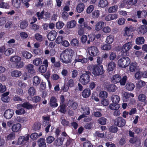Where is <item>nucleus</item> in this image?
Masks as SVG:
<instances>
[{"label": "nucleus", "instance_id": "obj_4", "mask_svg": "<svg viewBox=\"0 0 147 147\" xmlns=\"http://www.w3.org/2000/svg\"><path fill=\"white\" fill-rule=\"evenodd\" d=\"M130 63V59L127 57L121 58L118 62V65L120 67L125 68Z\"/></svg>", "mask_w": 147, "mask_h": 147}, {"label": "nucleus", "instance_id": "obj_6", "mask_svg": "<svg viewBox=\"0 0 147 147\" xmlns=\"http://www.w3.org/2000/svg\"><path fill=\"white\" fill-rule=\"evenodd\" d=\"M126 122L124 119L122 117H117L115 121V124L118 127H122L124 126Z\"/></svg>", "mask_w": 147, "mask_h": 147}, {"label": "nucleus", "instance_id": "obj_26", "mask_svg": "<svg viewBox=\"0 0 147 147\" xmlns=\"http://www.w3.org/2000/svg\"><path fill=\"white\" fill-rule=\"evenodd\" d=\"M111 99L114 103L117 104L120 100L119 96L116 95H113L111 96Z\"/></svg>", "mask_w": 147, "mask_h": 147}, {"label": "nucleus", "instance_id": "obj_28", "mask_svg": "<svg viewBox=\"0 0 147 147\" xmlns=\"http://www.w3.org/2000/svg\"><path fill=\"white\" fill-rule=\"evenodd\" d=\"M138 32L139 34H144L147 32V27L145 26H142L139 28Z\"/></svg>", "mask_w": 147, "mask_h": 147}, {"label": "nucleus", "instance_id": "obj_21", "mask_svg": "<svg viewBox=\"0 0 147 147\" xmlns=\"http://www.w3.org/2000/svg\"><path fill=\"white\" fill-rule=\"evenodd\" d=\"M85 5L83 3H80L78 4L76 7L77 11L79 13L82 12L84 10Z\"/></svg>", "mask_w": 147, "mask_h": 147}, {"label": "nucleus", "instance_id": "obj_64", "mask_svg": "<svg viewBox=\"0 0 147 147\" xmlns=\"http://www.w3.org/2000/svg\"><path fill=\"white\" fill-rule=\"evenodd\" d=\"M54 138L51 136H49L46 139L47 143L50 144L54 140Z\"/></svg>", "mask_w": 147, "mask_h": 147}, {"label": "nucleus", "instance_id": "obj_37", "mask_svg": "<svg viewBox=\"0 0 147 147\" xmlns=\"http://www.w3.org/2000/svg\"><path fill=\"white\" fill-rule=\"evenodd\" d=\"M12 4L14 7L18 8L20 7V0H13Z\"/></svg>", "mask_w": 147, "mask_h": 147}, {"label": "nucleus", "instance_id": "obj_33", "mask_svg": "<svg viewBox=\"0 0 147 147\" xmlns=\"http://www.w3.org/2000/svg\"><path fill=\"white\" fill-rule=\"evenodd\" d=\"M146 85V83L145 82L142 80L139 81L136 84V87L140 89L142 87Z\"/></svg>", "mask_w": 147, "mask_h": 147}, {"label": "nucleus", "instance_id": "obj_39", "mask_svg": "<svg viewBox=\"0 0 147 147\" xmlns=\"http://www.w3.org/2000/svg\"><path fill=\"white\" fill-rule=\"evenodd\" d=\"M114 37L112 35L108 36L106 38V42L109 44H111L113 41Z\"/></svg>", "mask_w": 147, "mask_h": 147}, {"label": "nucleus", "instance_id": "obj_38", "mask_svg": "<svg viewBox=\"0 0 147 147\" xmlns=\"http://www.w3.org/2000/svg\"><path fill=\"white\" fill-rule=\"evenodd\" d=\"M81 112L85 115H88L90 113L89 108L87 107H82Z\"/></svg>", "mask_w": 147, "mask_h": 147}, {"label": "nucleus", "instance_id": "obj_22", "mask_svg": "<svg viewBox=\"0 0 147 147\" xmlns=\"http://www.w3.org/2000/svg\"><path fill=\"white\" fill-rule=\"evenodd\" d=\"M39 147H46L45 140L43 138L39 139L37 141Z\"/></svg>", "mask_w": 147, "mask_h": 147}, {"label": "nucleus", "instance_id": "obj_58", "mask_svg": "<svg viewBox=\"0 0 147 147\" xmlns=\"http://www.w3.org/2000/svg\"><path fill=\"white\" fill-rule=\"evenodd\" d=\"M88 21L84 22L83 23V25L85 28L88 30H91L92 29V26L91 25L89 26L88 25Z\"/></svg>", "mask_w": 147, "mask_h": 147}, {"label": "nucleus", "instance_id": "obj_54", "mask_svg": "<svg viewBox=\"0 0 147 147\" xmlns=\"http://www.w3.org/2000/svg\"><path fill=\"white\" fill-rule=\"evenodd\" d=\"M41 124L39 122L35 123L33 127V129L35 130H39L41 128Z\"/></svg>", "mask_w": 147, "mask_h": 147}, {"label": "nucleus", "instance_id": "obj_5", "mask_svg": "<svg viewBox=\"0 0 147 147\" xmlns=\"http://www.w3.org/2000/svg\"><path fill=\"white\" fill-rule=\"evenodd\" d=\"M104 86L107 90L111 92H115L117 89V86L115 85L108 82H105Z\"/></svg>", "mask_w": 147, "mask_h": 147}, {"label": "nucleus", "instance_id": "obj_16", "mask_svg": "<svg viewBox=\"0 0 147 147\" xmlns=\"http://www.w3.org/2000/svg\"><path fill=\"white\" fill-rule=\"evenodd\" d=\"M121 77L118 75L117 74L113 76L111 78V81L113 83L116 84L119 82L120 81Z\"/></svg>", "mask_w": 147, "mask_h": 147}, {"label": "nucleus", "instance_id": "obj_63", "mask_svg": "<svg viewBox=\"0 0 147 147\" xmlns=\"http://www.w3.org/2000/svg\"><path fill=\"white\" fill-rule=\"evenodd\" d=\"M40 100V97L38 96H34L32 98V101L36 103L39 102Z\"/></svg>", "mask_w": 147, "mask_h": 147}, {"label": "nucleus", "instance_id": "obj_24", "mask_svg": "<svg viewBox=\"0 0 147 147\" xmlns=\"http://www.w3.org/2000/svg\"><path fill=\"white\" fill-rule=\"evenodd\" d=\"M11 74L13 77L17 78L22 75V73L21 71H20L14 70L11 72Z\"/></svg>", "mask_w": 147, "mask_h": 147}, {"label": "nucleus", "instance_id": "obj_31", "mask_svg": "<svg viewBox=\"0 0 147 147\" xmlns=\"http://www.w3.org/2000/svg\"><path fill=\"white\" fill-rule=\"evenodd\" d=\"M76 23L74 20H72L67 23V27L68 28H74L76 25Z\"/></svg>", "mask_w": 147, "mask_h": 147}, {"label": "nucleus", "instance_id": "obj_60", "mask_svg": "<svg viewBox=\"0 0 147 147\" xmlns=\"http://www.w3.org/2000/svg\"><path fill=\"white\" fill-rule=\"evenodd\" d=\"M38 138V134L36 133H33L30 135V138L34 140H36Z\"/></svg>", "mask_w": 147, "mask_h": 147}, {"label": "nucleus", "instance_id": "obj_20", "mask_svg": "<svg viewBox=\"0 0 147 147\" xmlns=\"http://www.w3.org/2000/svg\"><path fill=\"white\" fill-rule=\"evenodd\" d=\"M42 62L41 59L37 58L33 61V63L36 66H39L42 63Z\"/></svg>", "mask_w": 147, "mask_h": 147}, {"label": "nucleus", "instance_id": "obj_62", "mask_svg": "<svg viewBox=\"0 0 147 147\" xmlns=\"http://www.w3.org/2000/svg\"><path fill=\"white\" fill-rule=\"evenodd\" d=\"M64 25V23L61 22H59L56 24V28L59 29H61Z\"/></svg>", "mask_w": 147, "mask_h": 147}, {"label": "nucleus", "instance_id": "obj_45", "mask_svg": "<svg viewBox=\"0 0 147 147\" xmlns=\"http://www.w3.org/2000/svg\"><path fill=\"white\" fill-rule=\"evenodd\" d=\"M71 45L73 47H77L79 45V41L76 38L72 39L71 41Z\"/></svg>", "mask_w": 147, "mask_h": 147}, {"label": "nucleus", "instance_id": "obj_23", "mask_svg": "<svg viewBox=\"0 0 147 147\" xmlns=\"http://www.w3.org/2000/svg\"><path fill=\"white\" fill-rule=\"evenodd\" d=\"M134 84L131 82L127 83L125 86V88L129 91H132L135 88Z\"/></svg>", "mask_w": 147, "mask_h": 147}, {"label": "nucleus", "instance_id": "obj_2", "mask_svg": "<svg viewBox=\"0 0 147 147\" xmlns=\"http://www.w3.org/2000/svg\"><path fill=\"white\" fill-rule=\"evenodd\" d=\"M87 69L89 71L96 76L101 75L104 72L103 66L100 65H90L88 67Z\"/></svg>", "mask_w": 147, "mask_h": 147}, {"label": "nucleus", "instance_id": "obj_25", "mask_svg": "<svg viewBox=\"0 0 147 147\" xmlns=\"http://www.w3.org/2000/svg\"><path fill=\"white\" fill-rule=\"evenodd\" d=\"M129 71L131 72H134L137 70L138 68L136 63H132L129 66Z\"/></svg>", "mask_w": 147, "mask_h": 147}, {"label": "nucleus", "instance_id": "obj_48", "mask_svg": "<svg viewBox=\"0 0 147 147\" xmlns=\"http://www.w3.org/2000/svg\"><path fill=\"white\" fill-rule=\"evenodd\" d=\"M13 52V50L11 48H9L5 51L4 54L6 56H9Z\"/></svg>", "mask_w": 147, "mask_h": 147}, {"label": "nucleus", "instance_id": "obj_35", "mask_svg": "<svg viewBox=\"0 0 147 147\" xmlns=\"http://www.w3.org/2000/svg\"><path fill=\"white\" fill-rule=\"evenodd\" d=\"M21 57L18 56H15L11 57L10 60L13 62L16 63L21 60Z\"/></svg>", "mask_w": 147, "mask_h": 147}, {"label": "nucleus", "instance_id": "obj_14", "mask_svg": "<svg viewBox=\"0 0 147 147\" xmlns=\"http://www.w3.org/2000/svg\"><path fill=\"white\" fill-rule=\"evenodd\" d=\"M57 34V32L55 30L51 31L48 34V39L50 41H53L55 39Z\"/></svg>", "mask_w": 147, "mask_h": 147}, {"label": "nucleus", "instance_id": "obj_13", "mask_svg": "<svg viewBox=\"0 0 147 147\" xmlns=\"http://www.w3.org/2000/svg\"><path fill=\"white\" fill-rule=\"evenodd\" d=\"M14 113V112L13 110L8 109L5 112L4 115L6 119H9L12 117Z\"/></svg>", "mask_w": 147, "mask_h": 147}, {"label": "nucleus", "instance_id": "obj_18", "mask_svg": "<svg viewBox=\"0 0 147 147\" xmlns=\"http://www.w3.org/2000/svg\"><path fill=\"white\" fill-rule=\"evenodd\" d=\"M132 31V29L131 28L126 27L124 29V33L123 34V35L125 36H131V32Z\"/></svg>", "mask_w": 147, "mask_h": 147}, {"label": "nucleus", "instance_id": "obj_59", "mask_svg": "<svg viewBox=\"0 0 147 147\" xmlns=\"http://www.w3.org/2000/svg\"><path fill=\"white\" fill-rule=\"evenodd\" d=\"M111 46L110 45L105 44L101 47L102 49L104 50H109L111 49Z\"/></svg>", "mask_w": 147, "mask_h": 147}, {"label": "nucleus", "instance_id": "obj_43", "mask_svg": "<svg viewBox=\"0 0 147 147\" xmlns=\"http://www.w3.org/2000/svg\"><path fill=\"white\" fill-rule=\"evenodd\" d=\"M22 54L24 57L27 59H30L32 57L31 54L26 51L23 52Z\"/></svg>", "mask_w": 147, "mask_h": 147}, {"label": "nucleus", "instance_id": "obj_7", "mask_svg": "<svg viewBox=\"0 0 147 147\" xmlns=\"http://www.w3.org/2000/svg\"><path fill=\"white\" fill-rule=\"evenodd\" d=\"M89 53L92 56H95L98 54L99 51L95 47H91L88 48Z\"/></svg>", "mask_w": 147, "mask_h": 147}, {"label": "nucleus", "instance_id": "obj_15", "mask_svg": "<svg viewBox=\"0 0 147 147\" xmlns=\"http://www.w3.org/2000/svg\"><path fill=\"white\" fill-rule=\"evenodd\" d=\"M49 103L51 107H57L58 104L57 103L56 98L53 96H52L50 98Z\"/></svg>", "mask_w": 147, "mask_h": 147}, {"label": "nucleus", "instance_id": "obj_27", "mask_svg": "<svg viewBox=\"0 0 147 147\" xmlns=\"http://www.w3.org/2000/svg\"><path fill=\"white\" fill-rule=\"evenodd\" d=\"M104 25V23L102 21L98 22L96 24L95 27V30L97 31H99L102 29Z\"/></svg>", "mask_w": 147, "mask_h": 147}, {"label": "nucleus", "instance_id": "obj_3", "mask_svg": "<svg viewBox=\"0 0 147 147\" xmlns=\"http://www.w3.org/2000/svg\"><path fill=\"white\" fill-rule=\"evenodd\" d=\"M86 73L81 75L79 79V81L83 85H86L90 81V76L91 75L90 71H86Z\"/></svg>", "mask_w": 147, "mask_h": 147}, {"label": "nucleus", "instance_id": "obj_44", "mask_svg": "<svg viewBox=\"0 0 147 147\" xmlns=\"http://www.w3.org/2000/svg\"><path fill=\"white\" fill-rule=\"evenodd\" d=\"M63 138H59L55 140V142L56 145L60 146L63 144Z\"/></svg>", "mask_w": 147, "mask_h": 147}, {"label": "nucleus", "instance_id": "obj_40", "mask_svg": "<svg viewBox=\"0 0 147 147\" xmlns=\"http://www.w3.org/2000/svg\"><path fill=\"white\" fill-rule=\"evenodd\" d=\"M107 119L104 117H101L99 118L98 120V122L101 125H105L106 123Z\"/></svg>", "mask_w": 147, "mask_h": 147}, {"label": "nucleus", "instance_id": "obj_30", "mask_svg": "<svg viewBox=\"0 0 147 147\" xmlns=\"http://www.w3.org/2000/svg\"><path fill=\"white\" fill-rule=\"evenodd\" d=\"M108 5V2L106 0H100L99 2V6L104 8Z\"/></svg>", "mask_w": 147, "mask_h": 147}, {"label": "nucleus", "instance_id": "obj_32", "mask_svg": "<svg viewBox=\"0 0 147 147\" xmlns=\"http://www.w3.org/2000/svg\"><path fill=\"white\" fill-rule=\"evenodd\" d=\"M144 39L143 37H138L136 40V42L138 45L143 44L144 43Z\"/></svg>", "mask_w": 147, "mask_h": 147}, {"label": "nucleus", "instance_id": "obj_17", "mask_svg": "<svg viewBox=\"0 0 147 147\" xmlns=\"http://www.w3.org/2000/svg\"><path fill=\"white\" fill-rule=\"evenodd\" d=\"M21 128V124L19 123H17L13 125L12 127V130L13 132H18L20 130Z\"/></svg>", "mask_w": 147, "mask_h": 147}, {"label": "nucleus", "instance_id": "obj_50", "mask_svg": "<svg viewBox=\"0 0 147 147\" xmlns=\"http://www.w3.org/2000/svg\"><path fill=\"white\" fill-rule=\"evenodd\" d=\"M47 70V67L42 65L40 66L38 69L39 71L41 73H44L46 72Z\"/></svg>", "mask_w": 147, "mask_h": 147}, {"label": "nucleus", "instance_id": "obj_57", "mask_svg": "<svg viewBox=\"0 0 147 147\" xmlns=\"http://www.w3.org/2000/svg\"><path fill=\"white\" fill-rule=\"evenodd\" d=\"M24 65V63L20 61L17 62L16 64V67L17 68H20L22 67Z\"/></svg>", "mask_w": 147, "mask_h": 147}, {"label": "nucleus", "instance_id": "obj_41", "mask_svg": "<svg viewBox=\"0 0 147 147\" xmlns=\"http://www.w3.org/2000/svg\"><path fill=\"white\" fill-rule=\"evenodd\" d=\"M116 66L114 62H111L108 65V68L109 71L113 70Z\"/></svg>", "mask_w": 147, "mask_h": 147}, {"label": "nucleus", "instance_id": "obj_53", "mask_svg": "<svg viewBox=\"0 0 147 147\" xmlns=\"http://www.w3.org/2000/svg\"><path fill=\"white\" fill-rule=\"evenodd\" d=\"M117 5H114L110 7L108 9V11L109 13L115 12L117 11Z\"/></svg>", "mask_w": 147, "mask_h": 147}, {"label": "nucleus", "instance_id": "obj_49", "mask_svg": "<svg viewBox=\"0 0 147 147\" xmlns=\"http://www.w3.org/2000/svg\"><path fill=\"white\" fill-rule=\"evenodd\" d=\"M127 80V77L126 76H124L122 78H120V81H119L120 84L121 85H125Z\"/></svg>", "mask_w": 147, "mask_h": 147}, {"label": "nucleus", "instance_id": "obj_61", "mask_svg": "<svg viewBox=\"0 0 147 147\" xmlns=\"http://www.w3.org/2000/svg\"><path fill=\"white\" fill-rule=\"evenodd\" d=\"M117 104L113 103V104H111L109 106L110 109L112 110H115L118 109L119 108V106Z\"/></svg>", "mask_w": 147, "mask_h": 147}, {"label": "nucleus", "instance_id": "obj_11", "mask_svg": "<svg viewBox=\"0 0 147 147\" xmlns=\"http://www.w3.org/2000/svg\"><path fill=\"white\" fill-rule=\"evenodd\" d=\"M21 107H22L28 109H32L33 108V105L30 104L29 102H26L22 104L18 105L17 106V109H19Z\"/></svg>", "mask_w": 147, "mask_h": 147}, {"label": "nucleus", "instance_id": "obj_55", "mask_svg": "<svg viewBox=\"0 0 147 147\" xmlns=\"http://www.w3.org/2000/svg\"><path fill=\"white\" fill-rule=\"evenodd\" d=\"M26 112L25 110L23 108H20L18 109V110L16 111V114L18 115L24 114Z\"/></svg>", "mask_w": 147, "mask_h": 147}, {"label": "nucleus", "instance_id": "obj_51", "mask_svg": "<svg viewBox=\"0 0 147 147\" xmlns=\"http://www.w3.org/2000/svg\"><path fill=\"white\" fill-rule=\"evenodd\" d=\"M35 39L38 41H41L43 40V37L42 35L39 33H36L34 35Z\"/></svg>", "mask_w": 147, "mask_h": 147}, {"label": "nucleus", "instance_id": "obj_42", "mask_svg": "<svg viewBox=\"0 0 147 147\" xmlns=\"http://www.w3.org/2000/svg\"><path fill=\"white\" fill-rule=\"evenodd\" d=\"M28 93L30 96H34L36 93V90L34 87H30L28 90Z\"/></svg>", "mask_w": 147, "mask_h": 147}, {"label": "nucleus", "instance_id": "obj_56", "mask_svg": "<svg viewBox=\"0 0 147 147\" xmlns=\"http://www.w3.org/2000/svg\"><path fill=\"white\" fill-rule=\"evenodd\" d=\"M92 16L94 18H97L99 16V11L98 10H95L92 13Z\"/></svg>", "mask_w": 147, "mask_h": 147}, {"label": "nucleus", "instance_id": "obj_19", "mask_svg": "<svg viewBox=\"0 0 147 147\" xmlns=\"http://www.w3.org/2000/svg\"><path fill=\"white\" fill-rule=\"evenodd\" d=\"M91 92L90 90L88 88L84 89L82 93V96L84 98L88 97L90 95Z\"/></svg>", "mask_w": 147, "mask_h": 147}, {"label": "nucleus", "instance_id": "obj_29", "mask_svg": "<svg viewBox=\"0 0 147 147\" xmlns=\"http://www.w3.org/2000/svg\"><path fill=\"white\" fill-rule=\"evenodd\" d=\"M147 97L146 95L142 93L139 94L138 96V99L141 102H144L146 100Z\"/></svg>", "mask_w": 147, "mask_h": 147}, {"label": "nucleus", "instance_id": "obj_34", "mask_svg": "<svg viewBox=\"0 0 147 147\" xmlns=\"http://www.w3.org/2000/svg\"><path fill=\"white\" fill-rule=\"evenodd\" d=\"M33 84L34 86H36L38 85L40 82V80L39 78L37 76H35L33 78Z\"/></svg>", "mask_w": 147, "mask_h": 147}, {"label": "nucleus", "instance_id": "obj_36", "mask_svg": "<svg viewBox=\"0 0 147 147\" xmlns=\"http://www.w3.org/2000/svg\"><path fill=\"white\" fill-rule=\"evenodd\" d=\"M61 123L64 126H67L69 124V122L67 121V119L63 116H61Z\"/></svg>", "mask_w": 147, "mask_h": 147}, {"label": "nucleus", "instance_id": "obj_8", "mask_svg": "<svg viewBox=\"0 0 147 147\" xmlns=\"http://www.w3.org/2000/svg\"><path fill=\"white\" fill-rule=\"evenodd\" d=\"M137 0H125L123 2L124 3L123 6L127 8L130 7L132 5L135 4Z\"/></svg>", "mask_w": 147, "mask_h": 147}, {"label": "nucleus", "instance_id": "obj_10", "mask_svg": "<svg viewBox=\"0 0 147 147\" xmlns=\"http://www.w3.org/2000/svg\"><path fill=\"white\" fill-rule=\"evenodd\" d=\"M132 45V42H131L125 44L122 47L121 52L123 53L127 52L131 49Z\"/></svg>", "mask_w": 147, "mask_h": 147}, {"label": "nucleus", "instance_id": "obj_52", "mask_svg": "<svg viewBox=\"0 0 147 147\" xmlns=\"http://www.w3.org/2000/svg\"><path fill=\"white\" fill-rule=\"evenodd\" d=\"M109 130L110 132L113 133H115L117 131L118 128L116 126L113 125L109 127Z\"/></svg>", "mask_w": 147, "mask_h": 147}, {"label": "nucleus", "instance_id": "obj_46", "mask_svg": "<svg viewBox=\"0 0 147 147\" xmlns=\"http://www.w3.org/2000/svg\"><path fill=\"white\" fill-rule=\"evenodd\" d=\"M108 94L105 91H101L99 94V96L102 98H105L107 97Z\"/></svg>", "mask_w": 147, "mask_h": 147}, {"label": "nucleus", "instance_id": "obj_9", "mask_svg": "<svg viewBox=\"0 0 147 147\" xmlns=\"http://www.w3.org/2000/svg\"><path fill=\"white\" fill-rule=\"evenodd\" d=\"M66 104L70 109L73 110L76 109L78 106L77 102L70 100H69L67 102Z\"/></svg>", "mask_w": 147, "mask_h": 147}, {"label": "nucleus", "instance_id": "obj_1", "mask_svg": "<svg viewBox=\"0 0 147 147\" xmlns=\"http://www.w3.org/2000/svg\"><path fill=\"white\" fill-rule=\"evenodd\" d=\"M74 54L73 50L71 49H68L63 51L60 55V59L62 61L66 63L71 62L72 56Z\"/></svg>", "mask_w": 147, "mask_h": 147}, {"label": "nucleus", "instance_id": "obj_47", "mask_svg": "<svg viewBox=\"0 0 147 147\" xmlns=\"http://www.w3.org/2000/svg\"><path fill=\"white\" fill-rule=\"evenodd\" d=\"M28 26L27 22L24 20H23L21 22L20 27L21 29H24L26 28Z\"/></svg>", "mask_w": 147, "mask_h": 147}, {"label": "nucleus", "instance_id": "obj_12", "mask_svg": "<svg viewBox=\"0 0 147 147\" xmlns=\"http://www.w3.org/2000/svg\"><path fill=\"white\" fill-rule=\"evenodd\" d=\"M34 65L30 64L26 65L25 67V68L28 73L31 74H34L36 71L34 69Z\"/></svg>", "mask_w": 147, "mask_h": 147}]
</instances>
